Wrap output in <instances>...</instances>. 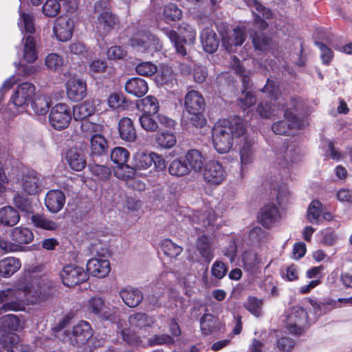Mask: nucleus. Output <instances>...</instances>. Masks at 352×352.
<instances>
[{"label":"nucleus","mask_w":352,"mask_h":352,"mask_svg":"<svg viewBox=\"0 0 352 352\" xmlns=\"http://www.w3.org/2000/svg\"><path fill=\"white\" fill-rule=\"evenodd\" d=\"M242 262L245 270L252 272L261 264V260L254 251H246L242 255Z\"/></svg>","instance_id":"de8ad7c7"},{"label":"nucleus","mask_w":352,"mask_h":352,"mask_svg":"<svg viewBox=\"0 0 352 352\" xmlns=\"http://www.w3.org/2000/svg\"><path fill=\"white\" fill-rule=\"evenodd\" d=\"M246 38V34L243 29L236 28L233 30L230 35L222 36V43L228 52H234L235 47L241 45Z\"/></svg>","instance_id":"b1692460"},{"label":"nucleus","mask_w":352,"mask_h":352,"mask_svg":"<svg viewBox=\"0 0 352 352\" xmlns=\"http://www.w3.org/2000/svg\"><path fill=\"white\" fill-rule=\"evenodd\" d=\"M30 104L35 115L45 116L49 111L50 101L47 96L35 93Z\"/></svg>","instance_id":"7c9ffc66"},{"label":"nucleus","mask_w":352,"mask_h":352,"mask_svg":"<svg viewBox=\"0 0 352 352\" xmlns=\"http://www.w3.org/2000/svg\"><path fill=\"white\" fill-rule=\"evenodd\" d=\"M231 67L238 74L243 81L244 87H247L250 80V72L244 69L239 58L234 56L232 59Z\"/></svg>","instance_id":"4d7b16f0"},{"label":"nucleus","mask_w":352,"mask_h":352,"mask_svg":"<svg viewBox=\"0 0 352 352\" xmlns=\"http://www.w3.org/2000/svg\"><path fill=\"white\" fill-rule=\"evenodd\" d=\"M99 100H93L92 101L86 100L80 104L74 106L72 115L76 120H86L87 118L93 115L95 111H98L96 107V104H99Z\"/></svg>","instance_id":"a878e982"},{"label":"nucleus","mask_w":352,"mask_h":352,"mask_svg":"<svg viewBox=\"0 0 352 352\" xmlns=\"http://www.w3.org/2000/svg\"><path fill=\"white\" fill-rule=\"evenodd\" d=\"M66 160L70 168L76 171L82 170L87 164L83 153L76 148H72L68 151Z\"/></svg>","instance_id":"c756f323"},{"label":"nucleus","mask_w":352,"mask_h":352,"mask_svg":"<svg viewBox=\"0 0 352 352\" xmlns=\"http://www.w3.org/2000/svg\"><path fill=\"white\" fill-rule=\"evenodd\" d=\"M20 219L16 210L11 206H5L0 209V222L6 226L16 225Z\"/></svg>","instance_id":"79ce46f5"},{"label":"nucleus","mask_w":352,"mask_h":352,"mask_svg":"<svg viewBox=\"0 0 352 352\" xmlns=\"http://www.w3.org/2000/svg\"><path fill=\"white\" fill-rule=\"evenodd\" d=\"M322 212L321 203L318 200L312 201L307 209V218L308 221L311 223H320Z\"/></svg>","instance_id":"3c124183"},{"label":"nucleus","mask_w":352,"mask_h":352,"mask_svg":"<svg viewBox=\"0 0 352 352\" xmlns=\"http://www.w3.org/2000/svg\"><path fill=\"white\" fill-rule=\"evenodd\" d=\"M23 328V322L14 314H8L0 318V329L3 331H18Z\"/></svg>","instance_id":"c9c22d12"},{"label":"nucleus","mask_w":352,"mask_h":352,"mask_svg":"<svg viewBox=\"0 0 352 352\" xmlns=\"http://www.w3.org/2000/svg\"><path fill=\"white\" fill-rule=\"evenodd\" d=\"M87 272L94 277H106L111 272L110 263L107 259L93 258L87 263Z\"/></svg>","instance_id":"6ab92c4d"},{"label":"nucleus","mask_w":352,"mask_h":352,"mask_svg":"<svg viewBox=\"0 0 352 352\" xmlns=\"http://www.w3.org/2000/svg\"><path fill=\"white\" fill-rule=\"evenodd\" d=\"M296 103L297 101L295 99H291L290 104L287 106L284 111L285 120H280L272 124V129L274 133L287 135L293 129H299L305 125V122L300 120L294 112Z\"/></svg>","instance_id":"0eeeda50"},{"label":"nucleus","mask_w":352,"mask_h":352,"mask_svg":"<svg viewBox=\"0 0 352 352\" xmlns=\"http://www.w3.org/2000/svg\"><path fill=\"white\" fill-rule=\"evenodd\" d=\"M18 54L24 61L28 63H32L37 59L38 53L36 48V41L33 36H28L22 40L21 47Z\"/></svg>","instance_id":"4be33fe9"},{"label":"nucleus","mask_w":352,"mask_h":352,"mask_svg":"<svg viewBox=\"0 0 352 352\" xmlns=\"http://www.w3.org/2000/svg\"><path fill=\"white\" fill-rule=\"evenodd\" d=\"M227 177L226 168L218 161L208 162L203 173L204 181L210 185L218 186L222 184Z\"/></svg>","instance_id":"f8f14e48"},{"label":"nucleus","mask_w":352,"mask_h":352,"mask_svg":"<svg viewBox=\"0 0 352 352\" xmlns=\"http://www.w3.org/2000/svg\"><path fill=\"white\" fill-rule=\"evenodd\" d=\"M45 62L47 67L53 71L60 69L64 63L63 58L56 53L48 54L45 58Z\"/></svg>","instance_id":"e2e57ef3"},{"label":"nucleus","mask_w":352,"mask_h":352,"mask_svg":"<svg viewBox=\"0 0 352 352\" xmlns=\"http://www.w3.org/2000/svg\"><path fill=\"white\" fill-rule=\"evenodd\" d=\"M263 300L250 296L245 303V307L254 316L259 317L262 314Z\"/></svg>","instance_id":"13d9d810"},{"label":"nucleus","mask_w":352,"mask_h":352,"mask_svg":"<svg viewBox=\"0 0 352 352\" xmlns=\"http://www.w3.org/2000/svg\"><path fill=\"white\" fill-rule=\"evenodd\" d=\"M8 347V352H28L30 348L20 340L19 336L12 333H3L0 337V350Z\"/></svg>","instance_id":"aec40b11"},{"label":"nucleus","mask_w":352,"mask_h":352,"mask_svg":"<svg viewBox=\"0 0 352 352\" xmlns=\"http://www.w3.org/2000/svg\"><path fill=\"white\" fill-rule=\"evenodd\" d=\"M125 90L131 95L141 97L148 91V85L146 82L142 78H133L126 82Z\"/></svg>","instance_id":"72a5a7b5"},{"label":"nucleus","mask_w":352,"mask_h":352,"mask_svg":"<svg viewBox=\"0 0 352 352\" xmlns=\"http://www.w3.org/2000/svg\"><path fill=\"white\" fill-rule=\"evenodd\" d=\"M184 160L190 167V171L192 170L195 173H199L204 167L205 157L200 151L190 149L186 153Z\"/></svg>","instance_id":"cd10ccee"},{"label":"nucleus","mask_w":352,"mask_h":352,"mask_svg":"<svg viewBox=\"0 0 352 352\" xmlns=\"http://www.w3.org/2000/svg\"><path fill=\"white\" fill-rule=\"evenodd\" d=\"M119 133L122 140L132 142L136 139V131L131 120L122 118L119 122Z\"/></svg>","instance_id":"f704fd0d"},{"label":"nucleus","mask_w":352,"mask_h":352,"mask_svg":"<svg viewBox=\"0 0 352 352\" xmlns=\"http://www.w3.org/2000/svg\"><path fill=\"white\" fill-rule=\"evenodd\" d=\"M116 23V19L108 11L102 12L96 22V31L101 36H104L110 32Z\"/></svg>","instance_id":"393cba45"},{"label":"nucleus","mask_w":352,"mask_h":352,"mask_svg":"<svg viewBox=\"0 0 352 352\" xmlns=\"http://www.w3.org/2000/svg\"><path fill=\"white\" fill-rule=\"evenodd\" d=\"M60 11V5L57 0H47L43 6V13L47 17H55Z\"/></svg>","instance_id":"052dcab7"},{"label":"nucleus","mask_w":352,"mask_h":352,"mask_svg":"<svg viewBox=\"0 0 352 352\" xmlns=\"http://www.w3.org/2000/svg\"><path fill=\"white\" fill-rule=\"evenodd\" d=\"M162 30L170 39L171 43H173L177 53L182 56H184L186 53L183 43L192 44L196 37V31L195 29L185 23H182L179 25V31L182 34V40L177 33L174 30H170L167 28H162Z\"/></svg>","instance_id":"6e6552de"},{"label":"nucleus","mask_w":352,"mask_h":352,"mask_svg":"<svg viewBox=\"0 0 352 352\" xmlns=\"http://www.w3.org/2000/svg\"><path fill=\"white\" fill-rule=\"evenodd\" d=\"M261 91L266 93L271 101L270 103L261 102L256 108V112L262 118L270 119L277 116L282 107L280 102H276L278 99L280 89L274 81L267 80Z\"/></svg>","instance_id":"20e7f679"},{"label":"nucleus","mask_w":352,"mask_h":352,"mask_svg":"<svg viewBox=\"0 0 352 352\" xmlns=\"http://www.w3.org/2000/svg\"><path fill=\"white\" fill-rule=\"evenodd\" d=\"M15 284L16 290L17 289V292H22L23 298L21 300L6 303L1 307V309L4 311H18L21 309L22 302H26L30 304H36L47 298L45 289L41 283L35 286L32 283L30 287H28L25 282L20 280Z\"/></svg>","instance_id":"f03ea898"},{"label":"nucleus","mask_w":352,"mask_h":352,"mask_svg":"<svg viewBox=\"0 0 352 352\" xmlns=\"http://www.w3.org/2000/svg\"><path fill=\"white\" fill-rule=\"evenodd\" d=\"M103 126L99 124L85 120L81 123V130L86 135H92L94 134L101 133L103 131Z\"/></svg>","instance_id":"338daca9"},{"label":"nucleus","mask_w":352,"mask_h":352,"mask_svg":"<svg viewBox=\"0 0 352 352\" xmlns=\"http://www.w3.org/2000/svg\"><path fill=\"white\" fill-rule=\"evenodd\" d=\"M92 330L88 322L80 321L73 327L68 336L70 343L76 346L85 344L92 336Z\"/></svg>","instance_id":"4468645a"},{"label":"nucleus","mask_w":352,"mask_h":352,"mask_svg":"<svg viewBox=\"0 0 352 352\" xmlns=\"http://www.w3.org/2000/svg\"><path fill=\"white\" fill-rule=\"evenodd\" d=\"M245 133L244 121L239 117H233L217 123L212 129V144L215 150L221 154L229 152L234 139Z\"/></svg>","instance_id":"f257e3e1"},{"label":"nucleus","mask_w":352,"mask_h":352,"mask_svg":"<svg viewBox=\"0 0 352 352\" xmlns=\"http://www.w3.org/2000/svg\"><path fill=\"white\" fill-rule=\"evenodd\" d=\"M193 222L207 227L216 219V214L212 208H206L204 212H197L192 217Z\"/></svg>","instance_id":"49530a36"},{"label":"nucleus","mask_w":352,"mask_h":352,"mask_svg":"<svg viewBox=\"0 0 352 352\" xmlns=\"http://www.w3.org/2000/svg\"><path fill=\"white\" fill-rule=\"evenodd\" d=\"M280 219L278 208L274 204H267L263 206L258 215V220L265 228L273 226Z\"/></svg>","instance_id":"a211bd4d"},{"label":"nucleus","mask_w":352,"mask_h":352,"mask_svg":"<svg viewBox=\"0 0 352 352\" xmlns=\"http://www.w3.org/2000/svg\"><path fill=\"white\" fill-rule=\"evenodd\" d=\"M66 92L69 100L78 102L87 95L86 82L77 76L71 77L66 82Z\"/></svg>","instance_id":"2eb2a0df"},{"label":"nucleus","mask_w":352,"mask_h":352,"mask_svg":"<svg viewBox=\"0 0 352 352\" xmlns=\"http://www.w3.org/2000/svg\"><path fill=\"white\" fill-rule=\"evenodd\" d=\"M32 222L35 227L47 230H55L58 228V224L47 218L46 217L41 214L33 215L31 218Z\"/></svg>","instance_id":"603ef678"},{"label":"nucleus","mask_w":352,"mask_h":352,"mask_svg":"<svg viewBox=\"0 0 352 352\" xmlns=\"http://www.w3.org/2000/svg\"><path fill=\"white\" fill-rule=\"evenodd\" d=\"M65 52L68 56H84L87 52V47L84 43L75 41L68 45Z\"/></svg>","instance_id":"bf43d9fd"},{"label":"nucleus","mask_w":352,"mask_h":352,"mask_svg":"<svg viewBox=\"0 0 352 352\" xmlns=\"http://www.w3.org/2000/svg\"><path fill=\"white\" fill-rule=\"evenodd\" d=\"M36 87L29 82H24L17 85L10 96V102L19 111H25L32 98L35 96Z\"/></svg>","instance_id":"1a4fd4ad"},{"label":"nucleus","mask_w":352,"mask_h":352,"mask_svg":"<svg viewBox=\"0 0 352 352\" xmlns=\"http://www.w3.org/2000/svg\"><path fill=\"white\" fill-rule=\"evenodd\" d=\"M136 104L138 110L148 115L156 114L160 109L157 99L152 96L138 100Z\"/></svg>","instance_id":"e433bc0d"},{"label":"nucleus","mask_w":352,"mask_h":352,"mask_svg":"<svg viewBox=\"0 0 352 352\" xmlns=\"http://www.w3.org/2000/svg\"><path fill=\"white\" fill-rule=\"evenodd\" d=\"M22 190L28 195L36 194L41 186L40 175L33 171H28L23 175L19 181Z\"/></svg>","instance_id":"412c9836"},{"label":"nucleus","mask_w":352,"mask_h":352,"mask_svg":"<svg viewBox=\"0 0 352 352\" xmlns=\"http://www.w3.org/2000/svg\"><path fill=\"white\" fill-rule=\"evenodd\" d=\"M131 46L141 53L153 54L162 49L158 38L153 34L147 32L139 35L130 41Z\"/></svg>","instance_id":"9b49d317"},{"label":"nucleus","mask_w":352,"mask_h":352,"mask_svg":"<svg viewBox=\"0 0 352 352\" xmlns=\"http://www.w3.org/2000/svg\"><path fill=\"white\" fill-rule=\"evenodd\" d=\"M155 141L160 147L164 148H170L173 147L177 142L175 134L168 131H162L157 133Z\"/></svg>","instance_id":"8fccbe9b"},{"label":"nucleus","mask_w":352,"mask_h":352,"mask_svg":"<svg viewBox=\"0 0 352 352\" xmlns=\"http://www.w3.org/2000/svg\"><path fill=\"white\" fill-rule=\"evenodd\" d=\"M21 267V261L15 257H6L0 261V274L8 278L16 273Z\"/></svg>","instance_id":"2f4dec72"},{"label":"nucleus","mask_w":352,"mask_h":352,"mask_svg":"<svg viewBox=\"0 0 352 352\" xmlns=\"http://www.w3.org/2000/svg\"><path fill=\"white\" fill-rule=\"evenodd\" d=\"M72 111L70 107L65 103L54 105L50 113V122L53 128L62 130L67 128L72 120Z\"/></svg>","instance_id":"9d476101"},{"label":"nucleus","mask_w":352,"mask_h":352,"mask_svg":"<svg viewBox=\"0 0 352 352\" xmlns=\"http://www.w3.org/2000/svg\"><path fill=\"white\" fill-rule=\"evenodd\" d=\"M168 172L172 176L177 177L187 175L190 173V167L185 160L182 159L173 160L168 166Z\"/></svg>","instance_id":"c03bdc74"},{"label":"nucleus","mask_w":352,"mask_h":352,"mask_svg":"<svg viewBox=\"0 0 352 352\" xmlns=\"http://www.w3.org/2000/svg\"><path fill=\"white\" fill-rule=\"evenodd\" d=\"M65 203V196L59 190H51L47 192L45 199L47 208L53 213L60 211Z\"/></svg>","instance_id":"5701e85b"},{"label":"nucleus","mask_w":352,"mask_h":352,"mask_svg":"<svg viewBox=\"0 0 352 352\" xmlns=\"http://www.w3.org/2000/svg\"><path fill=\"white\" fill-rule=\"evenodd\" d=\"M200 328L203 333L210 334L215 328V319L210 314L204 315L200 321Z\"/></svg>","instance_id":"69168bd1"},{"label":"nucleus","mask_w":352,"mask_h":352,"mask_svg":"<svg viewBox=\"0 0 352 352\" xmlns=\"http://www.w3.org/2000/svg\"><path fill=\"white\" fill-rule=\"evenodd\" d=\"M9 236L12 241L18 243L19 250L21 245L28 244L34 239V234L30 229L21 226L10 230Z\"/></svg>","instance_id":"c85d7f7f"},{"label":"nucleus","mask_w":352,"mask_h":352,"mask_svg":"<svg viewBox=\"0 0 352 352\" xmlns=\"http://www.w3.org/2000/svg\"><path fill=\"white\" fill-rule=\"evenodd\" d=\"M87 309L90 313L112 320L111 316L107 314L104 302L100 298H91L87 302Z\"/></svg>","instance_id":"a19ab883"},{"label":"nucleus","mask_w":352,"mask_h":352,"mask_svg":"<svg viewBox=\"0 0 352 352\" xmlns=\"http://www.w3.org/2000/svg\"><path fill=\"white\" fill-rule=\"evenodd\" d=\"M241 171L253 162V151L249 144L244 145L240 151Z\"/></svg>","instance_id":"0e129e2a"},{"label":"nucleus","mask_w":352,"mask_h":352,"mask_svg":"<svg viewBox=\"0 0 352 352\" xmlns=\"http://www.w3.org/2000/svg\"><path fill=\"white\" fill-rule=\"evenodd\" d=\"M18 26L23 33L34 34L35 32L34 16L31 13L19 11Z\"/></svg>","instance_id":"a18cd8bd"},{"label":"nucleus","mask_w":352,"mask_h":352,"mask_svg":"<svg viewBox=\"0 0 352 352\" xmlns=\"http://www.w3.org/2000/svg\"><path fill=\"white\" fill-rule=\"evenodd\" d=\"M200 41L204 50L208 53L214 52L219 46V39L214 30L206 27L200 32Z\"/></svg>","instance_id":"bb28decb"},{"label":"nucleus","mask_w":352,"mask_h":352,"mask_svg":"<svg viewBox=\"0 0 352 352\" xmlns=\"http://www.w3.org/2000/svg\"><path fill=\"white\" fill-rule=\"evenodd\" d=\"M153 159L151 152L138 151L133 157V168L136 170H146L151 166Z\"/></svg>","instance_id":"4c0bfd02"},{"label":"nucleus","mask_w":352,"mask_h":352,"mask_svg":"<svg viewBox=\"0 0 352 352\" xmlns=\"http://www.w3.org/2000/svg\"><path fill=\"white\" fill-rule=\"evenodd\" d=\"M60 276L63 284L69 287L85 282L89 277L83 267L72 264L65 265Z\"/></svg>","instance_id":"ddd939ff"},{"label":"nucleus","mask_w":352,"mask_h":352,"mask_svg":"<svg viewBox=\"0 0 352 352\" xmlns=\"http://www.w3.org/2000/svg\"><path fill=\"white\" fill-rule=\"evenodd\" d=\"M90 148L93 155H101L105 153L107 149L105 138L101 133L92 135L90 138Z\"/></svg>","instance_id":"37998d69"},{"label":"nucleus","mask_w":352,"mask_h":352,"mask_svg":"<svg viewBox=\"0 0 352 352\" xmlns=\"http://www.w3.org/2000/svg\"><path fill=\"white\" fill-rule=\"evenodd\" d=\"M128 322L131 327H149L153 324V319L142 313L132 314L129 317Z\"/></svg>","instance_id":"864d4df0"},{"label":"nucleus","mask_w":352,"mask_h":352,"mask_svg":"<svg viewBox=\"0 0 352 352\" xmlns=\"http://www.w3.org/2000/svg\"><path fill=\"white\" fill-rule=\"evenodd\" d=\"M135 173L134 168L126 164L118 166L114 170L115 176L123 180L131 179L134 175Z\"/></svg>","instance_id":"774afa93"},{"label":"nucleus","mask_w":352,"mask_h":352,"mask_svg":"<svg viewBox=\"0 0 352 352\" xmlns=\"http://www.w3.org/2000/svg\"><path fill=\"white\" fill-rule=\"evenodd\" d=\"M23 298V294L21 292L16 290V284L12 287L0 290V304L10 303L16 300H21Z\"/></svg>","instance_id":"09e8293b"},{"label":"nucleus","mask_w":352,"mask_h":352,"mask_svg":"<svg viewBox=\"0 0 352 352\" xmlns=\"http://www.w3.org/2000/svg\"><path fill=\"white\" fill-rule=\"evenodd\" d=\"M88 167L91 173L99 179L106 180L111 175V170L106 166L91 164Z\"/></svg>","instance_id":"680f3d73"},{"label":"nucleus","mask_w":352,"mask_h":352,"mask_svg":"<svg viewBox=\"0 0 352 352\" xmlns=\"http://www.w3.org/2000/svg\"><path fill=\"white\" fill-rule=\"evenodd\" d=\"M120 296L124 303L130 307L138 306L143 299L141 292L132 287L122 289L120 292Z\"/></svg>","instance_id":"473e14b6"},{"label":"nucleus","mask_w":352,"mask_h":352,"mask_svg":"<svg viewBox=\"0 0 352 352\" xmlns=\"http://www.w3.org/2000/svg\"><path fill=\"white\" fill-rule=\"evenodd\" d=\"M155 80L157 86L170 88L174 85L175 78L173 70L168 66H163L157 73Z\"/></svg>","instance_id":"58836bf2"},{"label":"nucleus","mask_w":352,"mask_h":352,"mask_svg":"<svg viewBox=\"0 0 352 352\" xmlns=\"http://www.w3.org/2000/svg\"><path fill=\"white\" fill-rule=\"evenodd\" d=\"M118 327L120 329V333L122 340L135 346L146 347L155 345L170 344L174 342V340L167 334L155 335L148 340L144 341L141 338L138 337L134 331L129 328L122 329L120 322H119Z\"/></svg>","instance_id":"39448f33"},{"label":"nucleus","mask_w":352,"mask_h":352,"mask_svg":"<svg viewBox=\"0 0 352 352\" xmlns=\"http://www.w3.org/2000/svg\"><path fill=\"white\" fill-rule=\"evenodd\" d=\"M162 249L164 253L169 257L175 258L179 255L183 249L170 239H165L162 244Z\"/></svg>","instance_id":"6e6d98bb"},{"label":"nucleus","mask_w":352,"mask_h":352,"mask_svg":"<svg viewBox=\"0 0 352 352\" xmlns=\"http://www.w3.org/2000/svg\"><path fill=\"white\" fill-rule=\"evenodd\" d=\"M212 239L207 235H202L198 238L197 248L201 256L207 262H210L213 258L211 249Z\"/></svg>","instance_id":"ea45409f"},{"label":"nucleus","mask_w":352,"mask_h":352,"mask_svg":"<svg viewBox=\"0 0 352 352\" xmlns=\"http://www.w3.org/2000/svg\"><path fill=\"white\" fill-rule=\"evenodd\" d=\"M244 1L246 3L247 6L252 10V12L254 15V23L260 29H266L268 26V23L261 18L259 14L265 19H272L273 14L272 11L263 6L256 0H244Z\"/></svg>","instance_id":"f3484780"},{"label":"nucleus","mask_w":352,"mask_h":352,"mask_svg":"<svg viewBox=\"0 0 352 352\" xmlns=\"http://www.w3.org/2000/svg\"><path fill=\"white\" fill-rule=\"evenodd\" d=\"M129 157V152L123 147H116L111 153V160L118 166L125 164Z\"/></svg>","instance_id":"5fc2aeb1"},{"label":"nucleus","mask_w":352,"mask_h":352,"mask_svg":"<svg viewBox=\"0 0 352 352\" xmlns=\"http://www.w3.org/2000/svg\"><path fill=\"white\" fill-rule=\"evenodd\" d=\"M74 29V21L67 16H61L56 19L53 32L58 41L65 42L72 38Z\"/></svg>","instance_id":"dca6fc26"},{"label":"nucleus","mask_w":352,"mask_h":352,"mask_svg":"<svg viewBox=\"0 0 352 352\" xmlns=\"http://www.w3.org/2000/svg\"><path fill=\"white\" fill-rule=\"evenodd\" d=\"M309 320L307 312L304 308L294 306L286 311L285 327L289 333L301 335L307 328Z\"/></svg>","instance_id":"423d86ee"},{"label":"nucleus","mask_w":352,"mask_h":352,"mask_svg":"<svg viewBox=\"0 0 352 352\" xmlns=\"http://www.w3.org/2000/svg\"><path fill=\"white\" fill-rule=\"evenodd\" d=\"M184 109L189 114L190 123L196 127H202L206 124V119L203 115L205 107V100L197 91L190 90L184 98Z\"/></svg>","instance_id":"7ed1b4c3"}]
</instances>
